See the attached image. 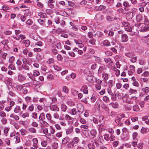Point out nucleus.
Wrapping results in <instances>:
<instances>
[{"instance_id":"20e7f679","label":"nucleus","mask_w":149,"mask_h":149,"mask_svg":"<svg viewBox=\"0 0 149 149\" xmlns=\"http://www.w3.org/2000/svg\"><path fill=\"white\" fill-rule=\"evenodd\" d=\"M121 39L122 42H125L128 40L127 35L125 34H123L121 36Z\"/></svg>"},{"instance_id":"a211bd4d","label":"nucleus","mask_w":149,"mask_h":149,"mask_svg":"<svg viewBox=\"0 0 149 149\" xmlns=\"http://www.w3.org/2000/svg\"><path fill=\"white\" fill-rule=\"evenodd\" d=\"M22 66V68L25 70H29V67L27 64H23Z\"/></svg>"},{"instance_id":"2f4dec72","label":"nucleus","mask_w":149,"mask_h":149,"mask_svg":"<svg viewBox=\"0 0 149 149\" xmlns=\"http://www.w3.org/2000/svg\"><path fill=\"white\" fill-rule=\"evenodd\" d=\"M32 141L33 143V146H37V144L38 143V141L37 138H35L33 139H32Z\"/></svg>"},{"instance_id":"5701e85b","label":"nucleus","mask_w":149,"mask_h":149,"mask_svg":"<svg viewBox=\"0 0 149 149\" xmlns=\"http://www.w3.org/2000/svg\"><path fill=\"white\" fill-rule=\"evenodd\" d=\"M14 38L16 40H19V38H21V39H24L25 38V36L24 35L20 34L19 35V37L18 38L14 37Z\"/></svg>"},{"instance_id":"f03ea898","label":"nucleus","mask_w":149,"mask_h":149,"mask_svg":"<svg viewBox=\"0 0 149 149\" xmlns=\"http://www.w3.org/2000/svg\"><path fill=\"white\" fill-rule=\"evenodd\" d=\"M77 110L79 115L81 114L84 111V107L81 104H78L77 105Z\"/></svg>"},{"instance_id":"dca6fc26","label":"nucleus","mask_w":149,"mask_h":149,"mask_svg":"<svg viewBox=\"0 0 149 149\" xmlns=\"http://www.w3.org/2000/svg\"><path fill=\"white\" fill-rule=\"evenodd\" d=\"M73 50L74 52H78V54L80 55L82 54L83 53L82 50H79L77 48H75V49H74Z\"/></svg>"},{"instance_id":"412c9836","label":"nucleus","mask_w":149,"mask_h":149,"mask_svg":"<svg viewBox=\"0 0 149 149\" xmlns=\"http://www.w3.org/2000/svg\"><path fill=\"white\" fill-rule=\"evenodd\" d=\"M10 117L11 118H14L16 120H17L19 119V116L15 115L12 114L10 115Z\"/></svg>"},{"instance_id":"9b49d317","label":"nucleus","mask_w":149,"mask_h":149,"mask_svg":"<svg viewBox=\"0 0 149 149\" xmlns=\"http://www.w3.org/2000/svg\"><path fill=\"white\" fill-rule=\"evenodd\" d=\"M46 117L47 119L49 121L50 123H52L53 122V121L51 120L52 117L50 113H47L46 115Z\"/></svg>"},{"instance_id":"8fccbe9b","label":"nucleus","mask_w":149,"mask_h":149,"mask_svg":"<svg viewBox=\"0 0 149 149\" xmlns=\"http://www.w3.org/2000/svg\"><path fill=\"white\" fill-rule=\"evenodd\" d=\"M123 25L125 27V28L128 27L129 26V24L127 22H124L122 23Z\"/></svg>"},{"instance_id":"4c0bfd02","label":"nucleus","mask_w":149,"mask_h":149,"mask_svg":"<svg viewBox=\"0 0 149 149\" xmlns=\"http://www.w3.org/2000/svg\"><path fill=\"white\" fill-rule=\"evenodd\" d=\"M40 123L41 124L43 125L44 126L46 127H47L49 125L48 123L46 121L44 120H42V121L40 122Z\"/></svg>"},{"instance_id":"f257e3e1","label":"nucleus","mask_w":149,"mask_h":149,"mask_svg":"<svg viewBox=\"0 0 149 149\" xmlns=\"http://www.w3.org/2000/svg\"><path fill=\"white\" fill-rule=\"evenodd\" d=\"M135 26L141 27V29L140 30L141 32L147 31L149 30L148 26L145 24L140 23L137 24V25Z\"/></svg>"},{"instance_id":"a878e982","label":"nucleus","mask_w":149,"mask_h":149,"mask_svg":"<svg viewBox=\"0 0 149 149\" xmlns=\"http://www.w3.org/2000/svg\"><path fill=\"white\" fill-rule=\"evenodd\" d=\"M15 59V57L13 56H12L9 58V63H13Z\"/></svg>"},{"instance_id":"a19ab883","label":"nucleus","mask_w":149,"mask_h":149,"mask_svg":"<svg viewBox=\"0 0 149 149\" xmlns=\"http://www.w3.org/2000/svg\"><path fill=\"white\" fill-rule=\"evenodd\" d=\"M29 131L33 133H36V130L33 127H31L28 129Z\"/></svg>"},{"instance_id":"bf43d9fd","label":"nucleus","mask_w":149,"mask_h":149,"mask_svg":"<svg viewBox=\"0 0 149 149\" xmlns=\"http://www.w3.org/2000/svg\"><path fill=\"white\" fill-rule=\"evenodd\" d=\"M63 90L64 92L66 93H67L68 92V88L66 86H64L63 87Z\"/></svg>"},{"instance_id":"864d4df0","label":"nucleus","mask_w":149,"mask_h":149,"mask_svg":"<svg viewBox=\"0 0 149 149\" xmlns=\"http://www.w3.org/2000/svg\"><path fill=\"white\" fill-rule=\"evenodd\" d=\"M2 9L3 10H6L9 9V7L6 5H3L2 7Z\"/></svg>"},{"instance_id":"1a4fd4ad","label":"nucleus","mask_w":149,"mask_h":149,"mask_svg":"<svg viewBox=\"0 0 149 149\" xmlns=\"http://www.w3.org/2000/svg\"><path fill=\"white\" fill-rule=\"evenodd\" d=\"M21 111V108L20 107L18 106H17L14 108V112L16 113H19Z\"/></svg>"},{"instance_id":"7ed1b4c3","label":"nucleus","mask_w":149,"mask_h":149,"mask_svg":"<svg viewBox=\"0 0 149 149\" xmlns=\"http://www.w3.org/2000/svg\"><path fill=\"white\" fill-rule=\"evenodd\" d=\"M55 0H49L47 2L48 6L51 8H53L56 4Z\"/></svg>"},{"instance_id":"4be33fe9","label":"nucleus","mask_w":149,"mask_h":149,"mask_svg":"<svg viewBox=\"0 0 149 149\" xmlns=\"http://www.w3.org/2000/svg\"><path fill=\"white\" fill-rule=\"evenodd\" d=\"M99 123L101 124H104V117L103 116H100L99 118Z\"/></svg>"},{"instance_id":"49530a36","label":"nucleus","mask_w":149,"mask_h":149,"mask_svg":"<svg viewBox=\"0 0 149 149\" xmlns=\"http://www.w3.org/2000/svg\"><path fill=\"white\" fill-rule=\"evenodd\" d=\"M103 70V67L102 66H100L98 71V74H100L101 73Z\"/></svg>"},{"instance_id":"72a5a7b5","label":"nucleus","mask_w":149,"mask_h":149,"mask_svg":"<svg viewBox=\"0 0 149 149\" xmlns=\"http://www.w3.org/2000/svg\"><path fill=\"white\" fill-rule=\"evenodd\" d=\"M7 146H9L10 144V141L9 138H7L5 139L4 140Z\"/></svg>"},{"instance_id":"5fc2aeb1","label":"nucleus","mask_w":149,"mask_h":149,"mask_svg":"<svg viewBox=\"0 0 149 149\" xmlns=\"http://www.w3.org/2000/svg\"><path fill=\"white\" fill-rule=\"evenodd\" d=\"M123 94L121 93H116L115 95L116 96H117L119 98L121 99L123 98Z\"/></svg>"},{"instance_id":"c9c22d12","label":"nucleus","mask_w":149,"mask_h":149,"mask_svg":"<svg viewBox=\"0 0 149 149\" xmlns=\"http://www.w3.org/2000/svg\"><path fill=\"white\" fill-rule=\"evenodd\" d=\"M8 68L9 69H11V70H15V66L12 63L11 64L9 65Z\"/></svg>"},{"instance_id":"9d476101","label":"nucleus","mask_w":149,"mask_h":149,"mask_svg":"<svg viewBox=\"0 0 149 149\" xmlns=\"http://www.w3.org/2000/svg\"><path fill=\"white\" fill-rule=\"evenodd\" d=\"M109 105L114 108H117L119 106V105L117 102H111L109 104Z\"/></svg>"},{"instance_id":"c03bdc74","label":"nucleus","mask_w":149,"mask_h":149,"mask_svg":"<svg viewBox=\"0 0 149 149\" xmlns=\"http://www.w3.org/2000/svg\"><path fill=\"white\" fill-rule=\"evenodd\" d=\"M96 99V97L95 95L93 94L91 98V101L92 102H95Z\"/></svg>"},{"instance_id":"c85d7f7f","label":"nucleus","mask_w":149,"mask_h":149,"mask_svg":"<svg viewBox=\"0 0 149 149\" xmlns=\"http://www.w3.org/2000/svg\"><path fill=\"white\" fill-rule=\"evenodd\" d=\"M36 2L37 3V5L40 8H42L43 7V4L40 2L39 0H37Z\"/></svg>"},{"instance_id":"ea45409f","label":"nucleus","mask_w":149,"mask_h":149,"mask_svg":"<svg viewBox=\"0 0 149 149\" xmlns=\"http://www.w3.org/2000/svg\"><path fill=\"white\" fill-rule=\"evenodd\" d=\"M20 132L21 133V135L24 136L26 135L27 133V131L24 129H22L20 130Z\"/></svg>"},{"instance_id":"f8f14e48","label":"nucleus","mask_w":149,"mask_h":149,"mask_svg":"<svg viewBox=\"0 0 149 149\" xmlns=\"http://www.w3.org/2000/svg\"><path fill=\"white\" fill-rule=\"evenodd\" d=\"M73 127L72 126L70 127L66 131L67 134H68L71 133L73 131Z\"/></svg>"},{"instance_id":"f3484780","label":"nucleus","mask_w":149,"mask_h":149,"mask_svg":"<svg viewBox=\"0 0 149 149\" xmlns=\"http://www.w3.org/2000/svg\"><path fill=\"white\" fill-rule=\"evenodd\" d=\"M45 117L44 113H41L40 115L39 119L41 120V121H42V120L45 119Z\"/></svg>"},{"instance_id":"ddd939ff","label":"nucleus","mask_w":149,"mask_h":149,"mask_svg":"<svg viewBox=\"0 0 149 149\" xmlns=\"http://www.w3.org/2000/svg\"><path fill=\"white\" fill-rule=\"evenodd\" d=\"M142 15L141 14H138L136 16V19L137 22H139L142 19Z\"/></svg>"},{"instance_id":"6e6552de","label":"nucleus","mask_w":149,"mask_h":149,"mask_svg":"<svg viewBox=\"0 0 149 149\" xmlns=\"http://www.w3.org/2000/svg\"><path fill=\"white\" fill-rule=\"evenodd\" d=\"M6 102L5 100L0 101V111L3 110L4 108L5 103Z\"/></svg>"},{"instance_id":"774afa93","label":"nucleus","mask_w":149,"mask_h":149,"mask_svg":"<svg viewBox=\"0 0 149 149\" xmlns=\"http://www.w3.org/2000/svg\"><path fill=\"white\" fill-rule=\"evenodd\" d=\"M39 72L37 70H35L33 73V75L34 76H37L39 74Z\"/></svg>"},{"instance_id":"f704fd0d","label":"nucleus","mask_w":149,"mask_h":149,"mask_svg":"<svg viewBox=\"0 0 149 149\" xmlns=\"http://www.w3.org/2000/svg\"><path fill=\"white\" fill-rule=\"evenodd\" d=\"M102 77L105 80H107L108 79V75L107 73L103 74L102 75Z\"/></svg>"},{"instance_id":"bb28decb","label":"nucleus","mask_w":149,"mask_h":149,"mask_svg":"<svg viewBox=\"0 0 149 149\" xmlns=\"http://www.w3.org/2000/svg\"><path fill=\"white\" fill-rule=\"evenodd\" d=\"M133 110L134 111H139L140 109L138 105H135L133 107Z\"/></svg>"},{"instance_id":"13d9d810","label":"nucleus","mask_w":149,"mask_h":149,"mask_svg":"<svg viewBox=\"0 0 149 149\" xmlns=\"http://www.w3.org/2000/svg\"><path fill=\"white\" fill-rule=\"evenodd\" d=\"M23 64H28L29 62V61L25 58H23L22 60Z\"/></svg>"},{"instance_id":"473e14b6","label":"nucleus","mask_w":149,"mask_h":149,"mask_svg":"<svg viewBox=\"0 0 149 149\" xmlns=\"http://www.w3.org/2000/svg\"><path fill=\"white\" fill-rule=\"evenodd\" d=\"M67 145L68 147L72 148H73L74 146V143L72 141H70L68 143Z\"/></svg>"},{"instance_id":"6e6d98bb","label":"nucleus","mask_w":149,"mask_h":149,"mask_svg":"<svg viewBox=\"0 0 149 149\" xmlns=\"http://www.w3.org/2000/svg\"><path fill=\"white\" fill-rule=\"evenodd\" d=\"M97 68V65L96 64L94 63L91 66V68L92 69L95 70Z\"/></svg>"},{"instance_id":"39448f33","label":"nucleus","mask_w":149,"mask_h":149,"mask_svg":"<svg viewBox=\"0 0 149 149\" xmlns=\"http://www.w3.org/2000/svg\"><path fill=\"white\" fill-rule=\"evenodd\" d=\"M26 79L25 77L22 74H19L18 77V80L19 82H22Z\"/></svg>"},{"instance_id":"680f3d73","label":"nucleus","mask_w":149,"mask_h":149,"mask_svg":"<svg viewBox=\"0 0 149 149\" xmlns=\"http://www.w3.org/2000/svg\"><path fill=\"white\" fill-rule=\"evenodd\" d=\"M31 86H32L33 85H36L37 84V82L36 81L33 80L32 79V80L30 82Z\"/></svg>"},{"instance_id":"2eb2a0df","label":"nucleus","mask_w":149,"mask_h":149,"mask_svg":"<svg viewBox=\"0 0 149 149\" xmlns=\"http://www.w3.org/2000/svg\"><path fill=\"white\" fill-rule=\"evenodd\" d=\"M38 15L41 18H46L47 17V15L45 13L40 12L38 13Z\"/></svg>"},{"instance_id":"338daca9","label":"nucleus","mask_w":149,"mask_h":149,"mask_svg":"<svg viewBox=\"0 0 149 149\" xmlns=\"http://www.w3.org/2000/svg\"><path fill=\"white\" fill-rule=\"evenodd\" d=\"M37 114L36 112H34L32 113V117L35 119H36L37 118Z\"/></svg>"},{"instance_id":"79ce46f5","label":"nucleus","mask_w":149,"mask_h":149,"mask_svg":"<svg viewBox=\"0 0 149 149\" xmlns=\"http://www.w3.org/2000/svg\"><path fill=\"white\" fill-rule=\"evenodd\" d=\"M38 22L41 25H43L44 26V23H46V19H45L44 21L43 20L39 19L38 20Z\"/></svg>"},{"instance_id":"423d86ee","label":"nucleus","mask_w":149,"mask_h":149,"mask_svg":"<svg viewBox=\"0 0 149 149\" xmlns=\"http://www.w3.org/2000/svg\"><path fill=\"white\" fill-rule=\"evenodd\" d=\"M70 140V138L66 136L64 138L62 141V144L65 145Z\"/></svg>"},{"instance_id":"aec40b11","label":"nucleus","mask_w":149,"mask_h":149,"mask_svg":"<svg viewBox=\"0 0 149 149\" xmlns=\"http://www.w3.org/2000/svg\"><path fill=\"white\" fill-rule=\"evenodd\" d=\"M18 19L20 18L22 22H24L26 19V17L24 16H21L20 15H18L17 17Z\"/></svg>"},{"instance_id":"4468645a","label":"nucleus","mask_w":149,"mask_h":149,"mask_svg":"<svg viewBox=\"0 0 149 149\" xmlns=\"http://www.w3.org/2000/svg\"><path fill=\"white\" fill-rule=\"evenodd\" d=\"M46 22L44 23V26L47 27L48 26L49 24H52V22L49 19L47 20L46 19Z\"/></svg>"},{"instance_id":"3c124183","label":"nucleus","mask_w":149,"mask_h":149,"mask_svg":"<svg viewBox=\"0 0 149 149\" xmlns=\"http://www.w3.org/2000/svg\"><path fill=\"white\" fill-rule=\"evenodd\" d=\"M104 138L106 141H109L110 139L109 135L108 134H105L104 135Z\"/></svg>"},{"instance_id":"4d7b16f0","label":"nucleus","mask_w":149,"mask_h":149,"mask_svg":"<svg viewBox=\"0 0 149 149\" xmlns=\"http://www.w3.org/2000/svg\"><path fill=\"white\" fill-rule=\"evenodd\" d=\"M0 116L2 118H5L6 116V113L3 111L0 112Z\"/></svg>"},{"instance_id":"603ef678","label":"nucleus","mask_w":149,"mask_h":149,"mask_svg":"<svg viewBox=\"0 0 149 149\" xmlns=\"http://www.w3.org/2000/svg\"><path fill=\"white\" fill-rule=\"evenodd\" d=\"M143 91L145 93H147L149 92V88L146 87L142 89Z\"/></svg>"},{"instance_id":"c756f323","label":"nucleus","mask_w":149,"mask_h":149,"mask_svg":"<svg viewBox=\"0 0 149 149\" xmlns=\"http://www.w3.org/2000/svg\"><path fill=\"white\" fill-rule=\"evenodd\" d=\"M103 100L106 102H107L109 101V99L108 97L107 96H105L103 97Z\"/></svg>"},{"instance_id":"a18cd8bd","label":"nucleus","mask_w":149,"mask_h":149,"mask_svg":"<svg viewBox=\"0 0 149 149\" xmlns=\"http://www.w3.org/2000/svg\"><path fill=\"white\" fill-rule=\"evenodd\" d=\"M107 91L108 93L110 95H111L112 96H114L113 94L112 93L111 88H108Z\"/></svg>"},{"instance_id":"393cba45","label":"nucleus","mask_w":149,"mask_h":149,"mask_svg":"<svg viewBox=\"0 0 149 149\" xmlns=\"http://www.w3.org/2000/svg\"><path fill=\"white\" fill-rule=\"evenodd\" d=\"M67 109V107L64 104H62L61 105V110L64 112L66 111Z\"/></svg>"},{"instance_id":"58836bf2","label":"nucleus","mask_w":149,"mask_h":149,"mask_svg":"<svg viewBox=\"0 0 149 149\" xmlns=\"http://www.w3.org/2000/svg\"><path fill=\"white\" fill-rule=\"evenodd\" d=\"M88 148L90 149H94L95 146L92 143H90L88 145Z\"/></svg>"},{"instance_id":"cd10ccee","label":"nucleus","mask_w":149,"mask_h":149,"mask_svg":"<svg viewBox=\"0 0 149 149\" xmlns=\"http://www.w3.org/2000/svg\"><path fill=\"white\" fill-rule=\"evenodd\" d=\"M104 60L106 63L109 64L111 63H112V61L111 59L109 58H104Z\"/></svg>"},{"instance_id":"de8ad7c7","label":"nucleus","mask_w":149,"mask_h":149,"mask_svg":"<svg viewBox=\"0 0 149 149\" xmlns=\"http://www.w3.org/2000/svg\"><path fill=\"white\" fill-rule=\"evenodd\" d=\"M54 62V60L53 58L49 59L47 62V63L48 64H50L53 63Z\"/></svg>"},{"instance_id":"0e129e2a","label":"nucleus","mask_w":149,"mask_h":149,"mask_svg":"<svg viewBox=\"0 0 149 149\" xmlns=\"http://www.w3.org/2000/svg\"><path fill=\"white\" fill-rule=\"evenodd\" d=\"M95 61L97 63H99L101 60V58L97 56L95 57Z\"/></svg>"},{"instance_id":"69168bd1","label":"nucleus","mask_w":149,"mask_h":149,"mask_svg":"<svg viewBox=\"0 0 149 149\" xmlns=\"http://www.w3.org/2000/svg\"><path fill=\"white\" fill-rule=\"evenodd\" d=\"M10 128L8 127H5L4 128L3 132L4 134H6L8 133V132L9 131Z\"/></svg>"},{"instance_id":"e2e57ef3","label":"nucleus","mask_w":149,"mask_h":149,"mask_svg":"<svg viewBox=\"0 0 149 149\" xmlns=\"http://www.w3.org/2000/svg\"><path fill=\"white\" fill-rule=\"evenodd\" d=\"M71 112L72 115H75L77 113V110L75 108H73Z\"/></svg>"},{"instance_id":"052dcab7","label":"nucleus","mask_w":149,"mask_h":149,"mask_svg":"<svg viewBox=\"0 0 149 149\" xmlns=\"http://www.w3.org/2000/svg\"><path fill=\"white\" fill-rule=\"evenodd\" d=\"M34 109V107L33 106V105L32 104V105H31L29 107V108H28V110L30 111H32Z\"/></svg>"},{"instance_id":"6ab92c4d","label":"nucleus","mask_w":149,"mask_h":149,"mask_svg":"<svg viewBox=\"0 0 149 149\" xmlns=\"http://www.w3.org/2000/svg\"><path fill=\"white\" fill-rule=\"evenodd\" d=\"M79 139L77 137H74L72 139V141L74 144H77L79 141Z\"/></svg>"},{"instance_id":"b1692460","label":"nucleus","mask_w":149,"mask_h":149,"mask_svg":"<svg viewBox=\"0 0 149 149\" xmlns=\"http://www.w3.org/2000/svg\"><path fill=\"white\" fill-rule=\"evenodd\" d=\"M91 135L93 136H96L97 133L96 130H92L90 131Z\"/></svg>"},{"instance_id":"37998d69","label":"nucleus","mask_w":149,"mask_h":149,"mask_svg":"<svg viewBox=\"0 0 149 149\" xmlns=\"http://www.w3.org/2000/svg\"><path fill=\"white\" fill-rule=\"evenodd\" d=\"M26 24L28 25H31L33 24V22L30 19H29L26 21Z\"/></svg>"},{"instance_id":"0eeeda50","label":"nucleus","mask_w":149,"mask_h":149,"mask_svg":"<svg viewBox=\"0 0 149 149\" xmlns=\"http://www.w3.org/2000/svg\"><path fill=\"white\" fill-rule=\"evenodd\" d=\"M50 109L52 111H59V108L57 106L55 105L51 106L50 107Z\"/></svg>"},{"instance_id":"7c9ffc66","label":"nucleus","mask_w":149,"mask_h":149,"mask_svg":"<svg viewBox=\"0 0 149 149\" xmlns=\"http://www.w3.org/2000/svg\"><path fill=\"white\" fill-rule=\"evenodd\" d=\"M103 44L104 45L106 46H109L110 45L109 42L107 40H104L103 42Z\"/></svg>"},{"instance_id":"09e8293b","label":"nucleus","mask_w":149,"mask_h":149,"mask_svg":"<svg viewBox=\"0 0 149 149\" xmlns=\"http://www.w3.org/2000/svg\"><path fill=\"white\" fill-rule=\"evenodd\" d=\"M131 9L132 8L130 6H128L125 7L124 8V10L126 11H127L128 12H130L131 10Z\"/></svg>"},{"instance_id":"e433bc0d","label":"nucleus","mask_w":149,"mask_h":149,"mask_svg":"<svg viewBox=\"0 0 149 149\" xmlns=\"http://www.w3.org/2000/svg\"><path fill=\"white\" fill-rule=\"evenodd\" d=\"M24 43L25 44V46L27 47L29 46L30 44V41L29 40H26L24 41Z\"/></svg>"}]
</instances>
